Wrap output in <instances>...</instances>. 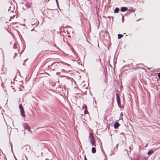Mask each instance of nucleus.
Segmentation results:
<instances>
[{
  "mask_svg": "<svg viewBox=\"0 0 160 160\" xmlns=\"http://www.w3.org/2000/svg\"><path fill=\"white\" fill-rule=\"evenodd\" d=\"M60 64L58 62H54L51 65V69L52 70H58Z\"/></svg>",
  "mask_w": 160,
  "mask_h": 160,
  "instance_id": "nucleus-1",
  "label": "nucleus"
},
{
  "mask_svg": "<svg viewBox=\"0 0 160 160\" xmlns=\"http://www.w3.org/2000/svg\"><path fill=\"white\" fill-rule=\"evenodd\" d=\"M89 138H90V142L92 144V145L95 146L94 139L93 137V133H91L89 134Z\"/></svg>",
  "mask_w": 160,
  "mask_h": 160,
  "instance_id": "nucleus-2",
  "label": "nucleus"
},
{
  "mask_svg": "<svg viewBox=\"0 0 160 160\" xmlns=\"http://www.w3.org/2000/svg\"><path fill=\"white\" fill-rule=\"evenodd\" d=\"M116 95L117 96L116 100L118 106L119 107L121 108L120 97L117 93L116 94Z\"/></svg>",
  "mask_w": 160,
  "mask_h": 160,
  "instance_id": "nucleus-3",
  "label": "nucleus"
},
{
  "mask_svg": "<svg viewBox=\"0 0 160 160\" xmlns=\"http://www.w3.org/2000/svg\"><path fill=\"white\" fill-rule=\"evenodd\" d=\"M128 10V8L126 7H122L121 8V11L122 12H124Z\"/></svg>",
  "mask_w": 160,
  "mask_h": 160,
  "instance_id": "nucleus-4",
  "label": "nucleus"
},
{
  "mask_svg": "<svg viewBox=\"0 0 160 160\" xmlns=\"http://www.w3.org/2000/svg\"><path fill=\"white\" fill-rule=\"evenodd\" d=\"M120 126V124L118 122H116L114 124V128L115 129L117 128Z\"/></svg>",
  "mask_w": 160,
  "mask_h": 160,
  "instance_id": "nucleus-5",
  "label": "nucleus"
},
{
  "mask_svg": "<svg viewBox=\"0 0 160 160\" xmlns=\"http://www.w3.org/2000/svg\"><path fill=\"white\" fill-rule=\"evenodd\" d=\"M20 112L22 116V117H25V114L24 111V109L20 110Z\"/></svg>",
  "mask_w": 160,
  "mask_h": 160,
  "instance_id": "nucleus-6",
  "label": "nucleus"
},
{
  "mask_svg": "<svg viewBox=\"0 0 160 160\" xmlns=\"http://www.w3.org/2000/svg\"><path fill=\"white\" fill-rule=\"evenodd\" d=\"M119 10V9L118 8H116L114 11V12L115 13H118V12Z\"/></svg>",
  "mask_w": 160,
  "mask_h": 160,
  "instance_id": "nucleus-7",
  "label": "nucleus"
},
{
  "mask_svg": "<svg viewBox=\"0 0 160 160\" xmlns=\"http://www.w3.org/2000/svg\"><path fill=\"white\" fill-rule=\"evenodd\" d=\"M92 152L93 153H94L96 152V149L95 147H92Z\"/></svg>",
  "mask_w": 160,
  "mask_h": 160,
  "instance_id": "nucleus-8",
  "label": "nucleus"
},
{
  "mask_svg": "<svg viewBox=\"0 0 160 160\" xmlns=\"http://www.w3.org/2000/svg\"><path fill=\"white\" fill-rule=\"evenodd\" d=\"M154 152L152 150H149L148 152V154L149 155H152L153 153Z\"/></svg>",
  "mask_w": 160,
  "mask_h": 160,
  "instance_id": "nucleus-9",
  "label": "nucleus"
},
{
  "mask_svg": "<svg viewBox=\"0 0 160 160\" xmlns=\"http://www.w3.org/2000/svg\"><path fill=\"white\" fill-rule=\"evenodd\" d=\"M23 127L25 129H28L29 126L28 125H23Z\"/></svg>",
  "mask_w": 160,
  "mask_h": 160,
  "instance_id": "nucleus-10",
  "label": "nucleus"
},
{
  "mask_svg": "<svg viewBox=\"0 0 160 160\" xmlns=\"http://www.w3.org/2000/svg\"><path fill=\"white\" fill-rule=\"evenodd\" d=\"M123 35L122 34H118V39H120L123 37Z\"/></svg>",
  "mask_w": 160,
  "mask_h": 160,
  "instance_id": "nucleus-11",
  "label": "nucleus"
},
{
  "mask_svg": "<svg viewBox=\"0 0 160 160\" xmlns=\"http://www.w3.org/2000/svg\"><path fill=\"white\" fill-rule=\"evenodd\" d=\"M19 107L20 110L23 109V108L21 104H19Z\"/></svg>",
  "mask_w": 160,
  "mask_h": 160,
  "instance_id": "nucleus-12",
  "label": "nucleus"
},
{
  "mask_svg": "<svg viewBox=\"0 0 160 160\" xmlns=\"http://www.w3.org/2000/svg\"><path fill=\"white\" fill-rule=\"evenodd\" d=\"M82 108L83 109H84V108L87 109V105L85 104H84L83 106H82Z\"/></svg>",
  "mask_w": 160,
  "mask_h": 160,
  "instance_id": "nucleus-13",
  "label": "nucleus"
},
{
  "mask_svg": "<svg viewBox=\"0 0 160 160\" xmlns=\"http://www.w3.org/2000/svg\"><path fill=\"white\" fill-rule=\"evenodd\" d=\"M128 11H132V12H134V10L133 9V8L132 7H131L130 9H128Z\"/></svg>",
  "mask_w": 160,
  "mask_h": 160,
  "instance_id": "nucleus-14",
  "label": "nucleus"
},
{
  "mask_svg": "<svg viewBox=\"0 0 160 160\" xmlns=\"http://www.w3.org/2000/svg\"><path fill=\"white\" fill-rule=\"evenodd\" d=\"M84 113L85 114H87L88 113V112L87 109H85L84 112Z\"/></svg>",
  "mask_w": 160,
  "mask_h": 160,
  "instance_id": "nucleus-15",
  "label": "nucleus"
},
{
  "mask_svg": "<svg viewBox=\"0 0 160 160\" xmlns=\"http://www.w3.org/2000/svg\"><path fill=\"white\" fill-rule=\"evenodd\" d=\"M27 130L28 131L31 132V130H30V129L29 127L28 128V129H27Z\"/></svg>",
  "mask_w": 160,
  "mask_h": 160,
  "instance_id": "nucleus-16",
  "label": "nucleus"
},
{
  "mask_svg": "<svg viewBox=\"0 0 160 160\" xmlns=\"http://www.w3.org/2000/svg\"><path fill=\"white\" fill-rule=\"evenodd\" d=\"M158 78L160 79V72L158 73Z\"/></svg>",
  "mask_w": 160,
  "mask_h": 160,
  "instance_id": "nucleus-17",
  "label": "nucleus"
},
{
  "mask_svg": "<svg viewBox=\"0 0 160 160\" xmlns=\"http://www.w3.org/2000/svg\"><path fill=\"white\" fill-rule=\"evenodd\" d=\"M122 20H124V16L123 15L122 16Z\"/></svg>",
  "mask_w": 160,
  "mask_h": 160,
  "instance_id": "nucleus-18",
  "label": "nucleus"
},
{
  "mask_svg": "<svg viewBox=\"0 0 160 160\" xmlns=\"http://www.w3.org/2000/svg\"><path fill=\"white\" fill-rule=\"evenodd\" d=\"M84 160H87L86 156H85L84 157Z\"/></svg>",
  "mask_w": 160,
  "mask_h": 160,
  "instance_id": "nucleus-19",
  "label": "nucleus"
},
{
  "mask_svg": "<svg viewBox=\"0 0 160 160\" xmlns=\"http://www.w3.org/2000/svg\"><path fill=\"white\" fill-rule=\"evenodd\" d=\"M49 0H45V1H46L47 2H48Z\"/></svg>",
  "mask_w": 160,
  "mask_h": 160,
  "instance_id": "nucleus-20",
  "label": "nucleus"
},
{
  "mask_svg": "<svg viewBox=\"0 0 160 160\" xmlns=\"http://www.w3.org/2000/svg\"><path fill=\"white\" fill-rule=\"evenodd\" d=\"M32 25H34L35 24V23H32Z\"/></svg>",
  "mask_w": 160,
  "mask_h": 160,
  "instance_id": "nucleus-21",
  "label": "nucleus"
},
{
  "mask_svg": "<svg viewBox=\"0 0 160 160\" xmlns=\"http://www.w3.org/2000/svg\"><path fill=\"white\" fill-rule=\"evenodd\" d=\"M148 145V144H147L146 145V146H145V147H146Z\"/></svg>",
  "mask_w": 160,
  "mask_h": 160,
  "instance_id": "nucleus-22",
  "label": "nucleus"
},
{
  "mask_svg": "<svg viewBox=\"0 0 160 160\" xmlns=\"http://www.w3.org/2000/svg\"><path fill=\"white\" fill-rule=\"evenodd\" d=\"M56 2L57 3V0H56Z\"/></svg>",
  "mask_w": 160,
  "mask_h": 160,
  "instance_id": "nucleus-23",
  "label": "nucleus"
},
{
  "mask_svg": "<svg viewBox=\"0 0 160 160\" xmlns=\"http://www.w3.org/2000/svg\"><path fill=\"white\" fill-rule=\"evenodd\" d=\"M122 22H124V21L123 20H122Z\"/></svg>",
  "mask_w": 160,
  "mask_h": 160,
  "instance_id": "nucleus-24",
  "label": "nucleus"
},
{
  "mask_svg": "<svg viewBox=\"0 0 160 160\" xmlns=\"http://www.w3.org/2000/svg\"><path fill=\"white\" fill-rule=\"evenodd\" d=\"M138 20H140V19H138Z\"/></svg>",
  "mask_w": 160,
  "mask_h": 160,
  "instance_id": "nucleus-25",
  "label": "nucleus"
}]
</instances>
